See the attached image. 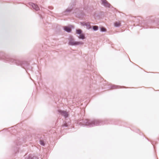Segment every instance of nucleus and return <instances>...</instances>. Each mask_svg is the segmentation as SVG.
Here are the masks:
<instances>
[{
  "label": "nucleus",
  "mask_w": 159,
  "mask_h": 159,
  "mask_svg": "<svg viewBox=\"0 0 159 159\" xmlns=\"http://www.w3.org/2000/svg\"><path fill=\"white\" fill-rule=\"evenodd\" d=\"M0 60H2L6 62L20 66L24 69L27 73H28L27 70H32V67L30 66L29 63L28 62L24 61L15 59L11 58L9 55L3 52H0Z\"/></svg>",
  "instance_id": "f257e3e1"
},
{
  "label": "nucleus",
  "mask_w": 159,
  "mask_h": 159,
  "mask_svg": "<svg viewBox=\"0 0 159 159\" xmlns=\"http://www.w3.org/2000/svg\"><path fill=\"white\" fill-rule=\"evenodd\" d=\"M107 123L106 121L103 122L99 120H90L88 119L79 120L77 124L80 126H86L87 127H91L95 126L101 125Z\"/></svg>",
  "instance_id": "f03ea898"
},
{
  "label": "nucleus",
  "mask_w": 159,
  "mask_h": 159,
  "mask_svg": "<svg viewBox=\"0 0 159 159\" xmlns=\"http://www.w3.org/2000/svg\"><path fill=\"white\" fill-rule=\"evenodd\" d=\"M68 44L69 45L71 46H76L79 45H83L84 43L82 42L75 41L73 37L70 36L69 39Z\"/></svg>",
  "instance_id": "7ed1b4c3"
},
{
  "label": "nucleus",
  "mask_w": 159,
  "mask_h": 159,
  "mask_svg": "<svg viewBox=\"0 0 159 159\" xmlns=\"http://www.w3.org/2000/svg\"><path fill=\"white\" fill-rule=\"evenodd\" d=\"M155 23V22H153L151 20L144 21L142 23V25L144 28H148L150 25L154 24Z\"/></svg>",
  "instance_id": "20e7f679"
},
{
  "label": "nucleus",
  "mask_w": 159,
  "mask_h": 159,
  "mask_svg": "<svg viewBox=\"0 0 159 159\" xmlns=\"http://www.w3.org/2000/svg\"><path fill=\"white\" fill-rule=\"evenodd\" d=\"M26 141V139H22L19 138V139H17V140H16L15 142V143L16 145V150L17 151H18L19 147L18 146L19 145H20L22 143H25Z\"/></svg>",
  "instance_id": "39448f33"
},
{
  "label": "nucleus",
  "mask_w": 159,
  "mask_h": 159,
  "mask_svg": "<svg viewBox=\"0 0 159 159\" xmlns=\"http://www.w3.org/2000/svg\"><path fill=\"white\" fill-rule=\"evenodd\" d=\"M75 15L77 17L80 18L84 16V15L82 11L79 10L78 8L75 9Z\"/></svg>",
  "instance_id": "423d86ee"
},
{
  "label": "nucleus",
  "mask_w": 159,
  "mask_h": 159,
  "mask_svg": "<svg viewBox=\"0 0 159 159\" xmlns=\"http://www.w3.org/2000/svg\"><path fill=\"white\" fill-rule=\"evenodd\" d=\"M74 5L75 4H72L70 6H69L66 10L63 12V14L64 15H65L66 13V12H70L74 8Z\"/></svg>",
  "instance_id": "0eeeda50"
},
{
  "label": "nucleus",
  "mask_w": 159,
  "mask_h": 159,
  "mask_svg": "<svg viewBox=\"0 0 159 159\" xmlns=\"http://www.w3.org/2000/svg\"><path fill=\"white\" fill-rule=\"evenodd\" d=\"M102 5L105 7L110 8L111 5L106 0H101Z\"/></svg>",
  "instance_id": "6e6552de"
},
{
  "label": "nucleus",
  "mask_w": 159,
  "mask_h": 159,
  "mask_svg": "<svg viewBox=\"0 0 159 159\" xmlns=\"http://www.w3.org/2000/svg\"><path fill=\"white\" fill-rule=\"evenodd\" d=\"M108 87L107 88L109 89H113L124 88V87H121L120 86H117L112 84L110 83L108 84Z\"/></svg>",
  "instance_id": "1a4fd4ad"
},
{
  "label": "nucleus",
  "mask_w": 159,
  "mask_h": 159,
  "mask_svg": "<svg viewBox=\"0 0 159 159\" xmlns=\"http://www.w3.org/2000/svg\"><path fill=\"white\" fill-rule=\"evenodd\" d=\"M58 112L62 116H64L65 118L67 117L68 116V114L67 112L65 111L61 110H59Z\"/></svg>",
  "instance_id": "9d476101"
},
{
  "label": "nucleus",
  "mask_w": 159,
  "mask_h": 159,
  "mask_svg": "<svg viewBox=\"0 0 159 159\" xmlns=\"http://www.w3.org/2000/svg\"><path fill=\"white\" fill-rule=\"evenodd\" d=\"M29 4L31 6L33 9L35 10L38 11L39 10V8L37 5L32 2H30L29 3Z\"/></svg>",
  "instance_id": "9b49d317"
},
{
  "label": "nucleus",
  "mask_w": 159,
  "mask_h": 159,
  "mask_svg": "<svg viewBox=\"0 0 159 159\" xmlns=\"http://www.w3.org/2000/svg\"><path fill=\"white\" fill-rule=\"evenodd\" d=\"M63 28L64 30L67 33H70L71 31V29L68 26H64Z\"/></svg>",
  "instance_id": "f8f14e48"
},
{
  "label": "nucleus",
  "mask_w": 159,
  "mask_h": 159,
  "mask_svg": "<svg viewBox=\"0 0 159 159\" xmlns=\"http://www.w3.org/2000/svg\"><path fill=\"white\" fill-rule=\"evenodd\" d=\"M26 159H38L37 157L34 156L32 154H30Z\"/></svg>",
  "instance_id": "ddd939ff"
},
{
  "label": "nucleus",
  "mask_w": 159,
  "mask_h": 159,
  "mask_svg": "<svg viewBox=\"0 0 159 159\" xmlns=\"http://www.w3.org/2000/svg\"><path fill=\"white\" fill-rule=\"evenodd\" d=\"M44 136L43 135L38 134L36 135L35 138L36 139H38L40 140L43 139Z\"/></svg>",
  "instance_id": "4468645a"
},
{
  "label": "nucleus",
  "mask_w": 159,
  "mask_h": 159,
  "mask_svg": "<svg viewBox=\"0 0 159 159\" xmlns=\"http://www.w3.org/2000/svg\"><path fill=\"white\" fill-rule=\"evenodd\" d=\"M39 143L41 145L43 146H44L45 145V142L43 139L39 140Z\"/></svg>",
  "instance_id": "2eb2a0df"
},
{
  "label": "nucleus",
  "mask_w": 159,
  "mask_h": 159,
  "mask_svg": "<svg viewBox=\"0 0 159 159\" xmlns=\"http://www.w3.org/2000/svg\"><path fill=\"white\" fill-rule=\"evenodd\" d=\"M76 33L80 35L82 33V31L80 29H76Z\"/></svg>",
  "instance_id": "dca6fc26"
},
{
  "label": "nucleus",
  "mask_w": 159,
  "mask_h": 159,
  "mask_svg": "<svg viewBox=\"0 0 159 159\" xmlns=\"http://www.w3.org/2000/svg\"><path fill=\"white\" fill-rule=\"evenodd\" d=\"M114 26L116 27H119L121 26V23L120 22H115L114 23Z\"/></svg>",
  "instance_id": "f3484780"
},
{
  "label": "nucleus",
  "mask_w": 159,
  "mask_h": 159,
  "mask_svg": "<svg viewBox=\"0 0 159 159\" xmlns=\"http://www.w3.org/2000/svg\"><path fill=\"white\" fill-rule=\"evenodd\" d=\"M92 29L93 30L96 31L98 30V27L97 25H93L92 26Z\"/></svg>",
  "instance_id": "a211bd4d"
},
{
  "label": "nucleus",
  "mask_w": 159,
  "mask_h": 159,
  "mask_svg": "<svg viewBox=\"0 0 159 159\" xmlns=\"http://www.w3.org/2000/svg\"><path fill=\"white\" fill-rule=\"evenodd\" d=\"M78 37L79 39H85L84 34H80Z\"/></svg>",
  "instance_id": "6ab92c4d"
},
{
  "label": "nucleus",
  "mask_w": 159,
  "mask_h": 159,
  "mask_svg": "<svg viewBox=\"0 0 159 159\" xmlns=\"http://www.w3.org/2000/svg\"><path fill=\"white\" fill-rule=\"evenodd\" d=\"M100 31L102 32H106L107 31L106 29L103 27H100Z\"/></svg>",
  "instance_id": "aec40b11"
},
{
  "label": "nucleus",
  "mask_w": 159,
  "mask_h": 159,
  "mask_svg": "<svg viewBox=\"0 0 159 159\" xmlns=\"http://www.w3.org/2000/svg\"><path fill=\"white\" fill-rule=\"evenodd\" d=\"M80 24L83 26H86L87 24L84 22H80Z\"/></svg>",
  "instance_id": "412c9836"
},
{
  "label": "nucleus",
  "mask_w": 159,
  "mask_h": 159,
  "mask_svg": "<svg viewBox=\"0 0 159 159\" xmlns=\"http://www.w3.org/2000/svg\"><path fill=\"white\" fill-rule=\"evenodd\" d=\"M87 28L89 30L91 29V27L90 25H86V26Z\"/></svg>",
  "instance_id": "4be33fe9"
},
{
  "label": "nucleus",
  "mask_w": 159,
  "mask_h": 159,
  "mask_svg": "<svg viewBox=\"0 0 159 159\" xmlns=\"http://www.w3.org/2000/svg\"><path fill=\"white\" fill-rule=\"evenodd\" d=\"M62 126L63 127H68V125L66 123L63 124Z\"/></svg>",
  "instance_id": "5701e85b"
},
{
  "label": "nucleus",
  "mask_w": 159,
  "mask_h": 159,
  "mask_svg": "<svg viewBox=\"0 0 159 159\" xmlns=\"http://www.w3.org/2000/svg\"><path fill=\"white\" fill-rule=\"evenodd\" d=\"M156 22H157V25L159 26V18H157L156 20H155Z\"/></svg>",
  "instance_id": "b1692460"
},
{
  "label": "nucleus",
  "mask_w": 159,
  "mask_h": 159,
  "mask_svg": "<svg viewBox=\"0 0 159 159\" xmlns=\"http://www.w3.org/2000/svg\"><path fill=\"white\" fill-rule=\"evenodd\" d=\"M48 11V13L49 15H51L52 13V12L50 11H49V10Z\"/></svg>",
  "instance_id": "393cba45"
},
{
  "label": "nucleus",
  "mask_w": 159,
  "mask_h": 159,
  "mask_svg": "<svg viewBox=\"0 0 159 159\" xmlns=\"http://www.w3.org/2000/svg\"><path fill=\"white\" fill-rule=\"evenodd\" d=\"M48 8L50 10H52L53 9V7L51 6H49L48 7Z\"/></svg>",
  "instance_id": "a878e982"
},
{
  "label": "nucleus",
  "mask_w": 159,
  "mask_h": 159,
  "mask_svg": "<svg viewBox=\"0 0 159 159\" xmlns=\"http://www.w3.org/2000/svg\"><path fill=\"white\" fill-rule=\"evenodd\" d=\"M40 18L41 19H43V17H42V16L41 15H40Z\"/></svg>",
  "instance_id": "bb28decb"
}]
</instances>
